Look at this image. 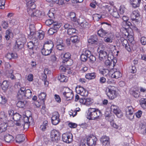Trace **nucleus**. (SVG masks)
<instances>
[{"instance_id": "nucleus-31", "label": "nucleus", "mask_w": 146, "mask_h": 146, "mask_svg": "<svg viewBox=\"0 0 146 146\" xmlns=\"http://www.w3.org/2000/svg\"><path fill=\"white\" fill-rule=\"evenodd\" d=\"M96 76V73L95 72H92L86 74L85 77L87 79L91 80L94 79Z\"/></svg>"}, {"instance_id": "nucleus-23", "label": "nucleus", "mask_w": 146, "mask_h": 146, "mask_svg": "<svg viewBox=\"0 0 146 146\" xmlns=\"http://www.w3.org/2000/svg\"><path fill=\"white\" fill-rule=\"evenodd\" d=\"M25 136L23 135H18L16 137V141L17 143H20L25 140Z\"/></svg>"}, {"instance_id": "nucleus-15", "label": "nucleus", "mask_w": 146, "mask_h": 146, "mask_svg": "<svg viewBox=\"0 0 146 146\" xmlns=\"http://www.w3.org/2000/svg\"><path fill=\"white\" fill-rule=\"evenodd\" d=\"M90 55V51L85 50L81 54L80 57L81 60L83 62H86L87 60L88 56Z\"/></svg>"}, {"instance_id": "nucleus-7", "label": "nucleus", "mask_w": 146, "mask_h": 146, "mask_svg": "<svg viewBox=\"0 0 146 146\" xmlns=\"http://www.w3.org/2000/svg\"><path fill=\"white\" fill-rule=\"evenodd\" d=\"M50 137L52 141H56L59 140L60 138V133L58 131L53 129L51 131Z\"/></svg>"}, {"instance_id": "nucleus-39", "label": "nucleus", "mask_w": 146, "mask_h": 146, "mask_svg": "<svg viewBox=\"0 0 146 146\" xmlns=\"http://www.w3.org/2000/svg\"><path fill=\"white\" fill-rule=\"evenodd\" d=\"M70 20L76 22L77 19L76 17V14L73 12H71L69 14Z\"/></svg>"}, {"instance_id": "nucleus-41", "label": "nucleus", "mask_w": 146, "mask_h": 146, "mask_svg": "<svg viewBox=\"0 0 146 146\" xmlns=\"http://www.w3.org/2000/svg\"><path fill=\"white\" fill-rule=\"evenodd\" d=\"M113 112L119 118H121L123 116L122 113L119 108L116 110H115Z\"/></svg>"}, {"instance_id": "nucleus-55", "label": "nucleus", "mask_w": 146, "mask_h": 146, "mask_svg": "<svg viewBox=\"0 0 146 146\" xmlns=\"http://www.w3.org/2000/svg\"><path fill=\"white\" fill-rule=\"evenodd\" d=\"M13 71L11 70L10 71L8 72V73L7 74V77L10 78L11 80H14L15 79V77L13 74Z\"/></svg>"}, {"instance_id": "nucleus-8", "label": "nucleus", "mask_w": 146, "mask_h": 146, "mask_svg": "<svg viewBox=\"0 0 146 146\" xmlns=\"http://www.w3.org/2000/svg\"><path fill=\"white\" fill-rule=\"evenodd\" d=\"M97 139L93 136H90L87 138V145L89 146H95L96 144Z\"/></svg>"}, {"instance_id": "nucleus-47", "label": "nucleus", "mask_w": 146, "mask_h": 146, "mask_svg": "<svg viewBox=\"0 0 146 146\" xmlns=\"http://www.w3.org/2000/svg\"><path fill=\"white\" fill-rule=\"evenodd\" d=\"M12 33V30L10 28L7 30L6 32V35L5 37L7 40H9L10 38V35Z\"/></svg>"}, {"instance_id": "nucleus-25", "label": "nucleus", "mask_w": 146, "mask_h": 146, "mask_svg": "<svg viewBox=\"0 0 146 146\" xmlns=\"http://www.w3.org/2000/svg\"><path fill=\"white\" fill-rule=\"evenodd\" d=\"M30 123H24V122H18L17 123H15V124L17 126H21V127L23 126L24 128L27 129L29 128Z\"/></svg>"}, {"instance_id": "nucleus-2", "label": "nucleus", "mask_w": 146, "mask_h": 146, "mask_svg": "<svg viewBox=\"0 0 146 146\" xmlns=\"http://www.w3.org/2000/svg\"><path fill=\"white\" fill-rule=\"evenodd\" d=\"M87 118L89 120H95L99 118L101 111L98 109L90 108L88 109Z\"/></svg>"}, {"instance_id": "nucleus-18", "label": "nucleus", "mask_w": 146, "mask_h": 146, "mask_svg": "<svg viewBox=\"0 0 146 146\" xmlns=\"http://www.w3.org/2000/svg\"><path fill=\"white\" fill-rule=\"evenodd\" d=\"M100 140L104 145L108 146L109 144V138L108 137L104 135L100 138Z\"/></svg>"}, {"instance_id": "nucleus-16", "label": "nucleus", "mask_w": 146, "mask_h": 146, "mask_svg": "<svg viewBox=\"0 0 146 146\" xmlns=\"http://www.w3.org/2000/svg\"><path fill=\"white\" fill-rule=\"evenodd\" d=\"M109 54H111V52H109L108 51H107L105 50H100L99 54V57L100 60H103L106 59L107 56L108 57V55Z\"/></svg>"}, {"instance_id": "nucleus-11", "label": "nucleus", "mask_w": 146, "mask_h": 146, "mask_svg": "<svg viewBox=\"0 0 146 146\" xmlns=\"http://www.w3.org/2000/svg\"><path fill=\"white\" fill-rule=\"evenodd\" d=\"M59 117L58 112H55L53 113L51 118V122L53 125H56L59 123L60 121Z\"/></svg>"}, {"instance_id": "nucleus-19", "label": "nucleus", "mask_w": 146, "mask_h": 146, "mask_svg": "<svg viewBox=\"0 0 146 146\" xmlns=\"http://www.w3.org/2000/svg\"><path fill=\"white\" fill-rule=\"evenodd\" d=\"M25 39L23 38V42H21V41H18L16 42L15 45L14 46V48L16 50L18 51L19 49H22L23 48L24 44L25 43Z\"/></svg>"}, {"instance_id": "nucleus-27", "label": "nucleus", "mask_w": 146, "mask_h": 146, "mask_svg": "<svg viewBox=\"0 0 146 146\" xmlns=\"http://www.w3.org/2000/svg\"><path fill=\"white\" fill-rule=\"evenodd\" d=\"M17 56V54L13 52H8L5 56V57L9 60L12 58H16Z\"/></svg>"}, {"instance_id": "nucleus-40", "label": "nucleus", "mask_w": 146, "mask_h": 146, "mask_svg": "<svg viewBox=\"0 0 146 146\" xmlns=\"http://www.w3.org/2000/svg\"><path fill=\"white\" fill-rule=\"evenodd\" d=\"M41 52L43 55L47 56L50 54L52 52L43 47V48L41 50Z\"/></svg>"}, {"instance_id": "nucleus-4", "label": "nucleus", "mask_w": 146, "mask_h": 146, "mask_svg": "<svg viewBox=\"0 0 146 146\" xmlns=\"http://www.w3.org/2000/svg\"><path fill=\"white\" fill-rule=\"evenodd\" d=\"M30 30V34L31 35H34V36H37V38L40 40L42 39L44 36L43 32L40 33L37 32L35 33V28L33 25H31L29 27Z\"/></svg>"}, {"instance_id": "nucleus-44", "label": "nucleus", "mask_w": 146, "mask_h": 146, "mask_svg": "<svg viewBox=\"0 0 146 146\" xmlns=\"http://www.w3.org/2000/svg\"><path fill=\"white\" fill-rule=\"evenodd\" d=\"M8 86V82L6 80L3 81L1 84V88L2 90L4 91L6 90Z\"/></svg>"}, {"instance_id": "nucleus-60", "label": "nucleus", "mask_w": 146, "mask_h": 146, "mask_svg": "<svg viewBox=\"0 0 146 146\" xmlns=\"http://www.w3.org/2000/svg\"><path fill=\"white\" fill-rule=\"evenodd\" d=\"M121 41L122 45L125 47L128 44V41L126 39H125L123 38H121Z\"/></svg>"}, {"instance_id": "nucleus-64", "label": "nucleus", "mask_w": 146, "mask_h": 146, "mask_svg": "<svg viewBox=\"0 0 146 146\" xmlns=\"http://www.w3.org/2000/svg\"><path fill=\"white\" fill-rule=\"evenodd\" d=\"M2 26L4 29H6L8 27L9 25L7 22L5 21H3L2 22Z\"/></svg>"}, {"instance_id": "nucleus-12", "label": "nucleus", "mask_w": 146, "mask_h": 146, "mask_svg": "<svg viewBox=\"0 0 146 146\" xmlns=\"http://www.w3.org/2000/svg\"><path fill=\"white\" fill-rule=\"evenodd\" d=\"M106 91L107 95L110 99L113 100L116 97L115 91L109 88L107 89Z\"/></svg>"}, {"instance_id": "nucleus-37", "label": "nucleus", "mask_w": 146, "mask_h": 146, "mask_svg": "<svg viewBox=\"0 0 146 146\" xmlns=\"http://www.w3.org/2000/svg\"><path fill=\"white\" fill-rule=\"evenodd\" d=\"M121 76V74L119 71H116L111 74V77L113 78H118Z\"/></svg>"}, {"instance_id": "nucleus-20", "label": "nucleus", "mask_w": 146, "mask_h": 146, "mask_svg": "<svg viewBox=\"0 0 146 146\" xmlns=\"http://www.w3.org/2000/svg\"><path fill=\"white\" fill-rule=\"evenodd\" d=\"M113 35L111 33L108 34L104 38V41L106 43H112L113 39Z\"/></svg>"}, {"instance_id": "nucleus-43", "label": "nucleus", "mask_w": 146, "mask_h": 146, "mask_svg": "<svg viewBox=\"0 0 146 146\" xmlns=\"http://www.w3.org/2000/svg\"><path fill=\"white\" fill-rule=\"evenodd\" d=\"M122 25L123 27L126 29L130 28L132 25L131 23L129 21H123L122 23Z\"/></svg>"}, {"instance_id": "nucleus-42", "label": "nucleus", "mask_w": 146, "mask_h": 146, "mask_svg": "<svg viewBox=\"0 0 146 146\" xmlns=\"http://www.w3.org/2000/svg\"><path fill=\"white\" fill-rule=\"evenodd\" d=\"M57 43V48L59 50H63L64 48V47L63 43L62 40H60V42L59 43L58 41Z\"/></svg>"}, {"instance_id": "nucleus-59", "label": "nucleus", "mask_w": 146, "mask_h": 146, "mask_svg": "<svg viewBox=\"0 0 146 146\" xmlns=\"http://www.w3.org/2000/svg\"><path fill=\"white\" fill-rule=\"evenodd\" d=\"M92 103V102L91 99L85 98L84 103L85 105L87 106H89L91 105Z\"/></svg>"}, {"instance_id": "nucleus-45", "label": "nucleus", "mask_w": 146, "mask_h": 146, "mask_svg": "<svg viewBox=\"0 0 146 146\" xmlns=\"http://www.w3.org/2000/svg\"><path fill=\"white\" fill-rule=\"evenodd\" d=\"M126 115H129L130 113H131L133 111V109L131 106H129L126 107L125 108Z\"/></svg>"}, {"instance_id": "nucleus-38", "label": "nucleus", "mask_w": 146, "mask_h": 146, "mask_svg": "<svg viewBox=\"0 0 146 146\" xmlns=\"http://www.w3.org/2000/svg\"><path fill=\"white\" fill-rule=\"evenodd\" d=\"M48 122L47 121H44L42 124L41 125L40 127V129L42 131L46 130L47 128L48 127Z\"/></svg>"}, {"instance_id": "nucleus-51", "label": "nucleus", "mask_w": 146, "mask_h": 146, "mask_svg": "<svg viewBox=\"0 0 146 146\" xmlns=\"http://www.w3.org/2000/svg\"><path fill=\"white\" fill-rule=\"evenodd\" d=\"M7 101V98L4 96L0 95V104H4Z\"/></svg>"}, {"instance_id": "nucleus-21", "label": "nucleus", "mask_w": 146, "mask_h": 146, "mask_svg": "<svg viewBox=\"0 0 146 146\" xmlns=\"http://www.w3.org/2000/svg\"><path fill=\"white\" fill-rule=\"evenodd\" d=\"M54 46L53 43L52 41H48L45 43L43 47L52 52Z\"/></svg>"}, {"instance_id": "nucleus-6", "label": "nucleus", "mask_w": 146, "mask_h": 146, "mask_svg": "<svg viewBox=\"0 0 146 146\" xmlns=\"http://www.w3.org/2000/svg\"><path fill=\"white\" fill-rule=\"evenodd\" d=\"M75 90L76 92L82 96L86 97L88 95V92L81 86H77L76 87Z\"/></svg>"}, {"instance_id": "nucleus-57", "label": "nucleus", "mask_w": 146, "mask_h": 146, "mask_svg": "<svg viewBox=\"0 0 146 146\" xmlns=\"http://www.w3.org/2000/svg\"><path fill=\"white\" fill-rule=\"evenodd\" d=\"M70 0H54V1L56 3L58 4L59 5H63L65 3V1L68 2Z\"/></svg>"}, {"instance_id": "nucleus-13", "label": "nucleus", "mask_w": 146, "mask_h": 146, "mask_svg": "<svg viewBox=\"0 0 146 146\" xmlns=\"http://www.w3.org/2000/svg\"><path fill=\"white\" fill-rule=\"evenodd\" d=\"M69 92H64L62 93V95L65 97L66 100H71L73 97V94L71 90L68 88Z\"/></svg>"}, {"instance_id": "nucleus-9", "label": "nucleus", "mask_w": 146, "mask_h": 146, "mask_svg": "<svg viewBox=\"0 0 146 146\" xmlns=\"http://www.w3.org/2000/svg\"><path fill=\"white\" fill-rule=\"evenodd\" d=\"M53 25V26H52L48 31V33L50 35H53L56 33L60 27V25L58 23H55Z\"/></svg>"}, {"instance_id": "nucleus-30", "label": "nucleus", "mask_w": 146, "mask_h": 146, "mask_svg": "<svg viewBox=\"0 0 146 146\" xmlns=\"http://www.w3.org/2000/svg\"><path fill=\"white\" fill-rule=\"evenodd\" d=\"M101 28L104 30L108 31L111 28V25L107 23H103L102 24Z\"/></svg>"}, {"instance_id": "nucleus-35", "label": "nucleus", "mask_w": 146, "mask_h": 146, "mask_svg": "<svg viewBox=\"0 0 146 146\" xmlns=\"http://www.w3.org/2000/svg\"><path fill=\"white\" fill-rule=\"evenodd\" d=\"M4 139L6 142L10 143L13 140L14 138L12 136L8 134L5 136Z\"/></svg>"}, {"instance_id": "nucleus-26", "label": "nucleus", "mask_w": 146, "mask_h": 146, "mask_svg": "<svg viewBox=\"0 0 146 146\" xmlns=\"http://www.w3.org/2000/svg\"><path fill=\"white\" fill-rule=\"evenodd\" d=\"M108 34V31L104 30L102 28L98 31V34L100 37H103L105 36H106Z\"/></svg>"}, {"instance_id": "nucleus-3", "label": "nucleus", "mask_w": 146, "mask_h": 146, "mask_svg": "<svg viewBox=\"0 0 146 146\" xmlns=\"http://www.w3.org/2000/svg\"><path fill=\"white\" fill-rule=\"evenodd\" d=\"M117 62L116 58H114V56L111 54H109L108 55V60H106L105 64L107 66H114Z\"/></svg>"}, {"instance_id": "nucleus-52", "label": "nucleus", "mask_w": 146, "mask_h": 146, "mask_svg": "<svg viewBox=\"0 0 146 146\" xmlns=\"http://www.w3.org/2000/svg\"><path fill=\"white\" fill-rule=\"evenodd\" d=\"M76 30L75 29L72 27L68 30L67 33L68 35H71L76 33Z\"/></svg>"}, {"instance_id": "nucleus-56", "label": "nucleus", "mask_w": 146, "mask_h": 146, "mask_svg": "<svg viewBox=\"0 0 146 146\" xmlns=\"http://www.w3.org/2000/svg\"><path fill=\"white\" fill-rule=\"evenodd\" d=\"M55 23H57L56 22H54L53 20L52 19H48L46 20L45 21V24L47 26L51 25L52 26H53V24Z\"/></svg>"}, {"instance_id": "nucleus-54", "label": "nucleus", "mask_w": 146, "mask_h": 146, "mask_svg": "<svg viewBox=\"0 0 146 146\" xmlns=\"http://www.w3.org/2000/svg\"><path fill=\"white\" fill-rule=\"evenodd\" d=\"M100 73L103 75L106 76L109 73V71L107 69H102L99 70Z\"/></svg>"}, {"instance_id": "nucleus-32", "label": "nucleus", "mask_w": 146, "mask_h": 146, "mask_svg": "<svg viewBox=\"0 0 146 146\" xmlns=\"http://www.w3.org/2000/svg\"><path fill=\"white\" fill-rule=\"evenodd\" d=\"M7 124L4 123L0 124V133L5 131L7 130Z\"/></svg>"}, {"instance_id": "nucleus-62", "label": "nucleus", "mask_w": 146, "mask_h": 146, "mask_svg": "<svg viewBox=\"0 0 146 146\" xmlns=\"http://www.w3.org/2000/svg\"><path fill=\"white\" fill-rule=\"evenodd\" d=\"M5 0H0V9H4L5 8Z\"/></svg>"}, {"instance_id": "nucleus-17", "label": "nucleus", "mask_w": 146, "mask_h": 146, "mask_svg": "<svg viewBox=\"0 0 146 146\" xmlns=\"http://www.w3.org/2000/svg\"><path fill=\"white\" fill-rule=\"evenodd\" d=\"M38 44V39L36 38H33L32 41L29 42L28 43V47L29 49H33L34 46H36Z\"/></svg>"}, {"instance_id": "nucleus-14", "label": "nucleus", "mask_w": 146, "mask_h": 146, "mask_svg": "<svg viewBox=\"0 0 146 146\" xmlns=\"http://www.w3.org/2000/svg\"><path fill=\"white\" fill-rule=\"evenodd\" d=\"M110 9L109 11L110 13L115 18H119L120 15L117 11L116 9L113 6H111Z\"/></svg>"}, {"instance_id": "nucleus-33", "label": "nucleus", "mask_w": 146, "mask_h": 146, "mask_svg": "<svg viewBox=\"0 0 146 146\" xmlns=\"http://www.w3.org/2000/svg\"><path fill=\"white\" fill-rule=\"evenodd\" d=\"M42 15L41 12L39 10H36L33 11L31 14V17H39Z\"/></svg>"}, {"instance_id": "nucleus-58", "label": "nucleus", "mask_w": 146, "mask_h": 146, "mask_svg": "<svg viewBox=\"0 0 146 146\" xmlns=\"http://www.w3.org/2000/svg\"><path fill=\"white\" fill-rule=\"evenodd\" d=\"M30 118H31V119L32 117H28L25 116V117H23V120H21V121H20V122H24V123L30 122L29 121Z\"/></svg>"}, {"instance_id": "nucleus-50", "label": "nucleus", "mask_w": 146, "mask_h": 146, "mask_svg": "<svg viewBox=\"0 0 146 146\" xmlns=\"http://www.w3.org/2000/svg\"><path fill=\"white\" fill-rule=\"evenodd\" d=\"M140 102L141 107L144 109H146V99H141Z\"/></svg>"}, {"instance_id": "nucleus-53", "label": "nucleus", "mask_w": 146, "mask_h": 146, "mask_svg": "<svg viewBox=\"0 0 146 146\" xmlns=\"http://www.w3.org/2000/svg\"><path fill=\"white\" fill-rule=\"evenodd\" d=\"M88 58H89L90 61L92 63H93L96 61V58L92 54L91 52L90 51V55L88 56Z\"/></svg>"}, {"instance_id": "nucleus-28", "label": "nucleus", "mask_w": 146, "mask_h": 146, "mask_svg": "<svg viewBox=\"0 0 146 146\" xmlns=\"http://www.w3.org/2000/svg\"><path fill=\"white\" fill-rule=\"evenodd\" d=\"M61 56L62 58L63 62L65 63L68 61L70 58V54L69 53H66L64 55L61 54Z\"/></svg>"}, {"instance_id": "nucleus-61", "label": "nucleus", "mask_w": 146, "mask_h": 146, "mask_svg": "<svg viewBox=\"0 0 146 146\" xmlns=\"http://www.w3.org/2000/svg\"><path fill=\"white\" fill-rule=\"evenodd\" d=\"M129 70L131 73H134L136 72V69L135 66H131L129 67Z\"/></svg>"}, {"instance_id": "nucleus-49", "label": "nucleus", "mask_w": 146, "mask_h": 146, "mask_svg": "<svg viewBox=\"0 0 146 146\" xmlns=\"http://www.w3.org/2000/svg\"><path fill=\"white\" fill-rule=\"evenodd\" d=\"M26 103V102L25 101H20L17 103V106L20 108H23Z\"/></svg>"}, {"instance_id": "nucleus-29", "label": "nucleus", "mask_w": 146, "mask_h": 146, "mask_svg": "<svg viewBox=\"0 0 146 146\" xmlns=\"http://www.w3.org/2000/svg\"><path fill=\"white\" fill-rule=\"evenodd\" d=\"M21 117V115L19 113H16L13 115L12 119L16 121V123H17L18 122H20V121L21 120L20 119Z\"/></svg>"}, {"instance_id": "nucleus-34", "label": "nucleus", "mask_w": 146, "mask_h": 146, "mask_svg": "<svg viewBox=\"0 0 146 146\" xmlns=\"http://www.w3.org/2000/svg\"><path fill=\"white\" fill-rule=\"evenodd\" d=\"M58 79L62 82H66L68 80L67 77L64 75L60 74L58 77Z\"/></svg>"}, {"instance_id": "nucleus-46", "label": "nucleus", "mask_w": 146, "mask_h": 146, "mask_svg": "<svg viewBox=\"0 0 146 146\" xmlns=\"http://www.w3.org/2000/svg\"><path fill=\"white\" fill-rule=\"evenodd\" d=\"M78 23L80 25V26L83 28H86L88 27V23L85 21L84 20L82 22L79 21Z\"/></svg>"}, {"instance_id": "nucleus-36", "label": "nucleus", "mask_w": 146, "mask_h": 146, "mask_svg": "<svg viewBox=\"0 0 146 146\" xmlns=\"http://www.w3.org/2000/svg\"><path fill=\"white\" fill-rule=\"evenodd\" d=\"M70 40L73 43H77L79 42L80 38L78 36H74L70 37Z\"/></svg>"}, {"instance_id": "nucleus-5", "label": "nucleus", "mask_w": 146, "mask_h": 146, "mask_svg": "<svg viewBox=\"0 0 146 146\" xmlns=\"http://www.w3.org/2000/svg\"><path fill=\"white\" fill-rule=\"evenodd\" d=\"M62 139L64 142L66 143H70L73 140L72 134L70 132L63 133L62 135Z\"/></svg>"}, {"instance_id": "nucleus-63", "label": "nucleus", "mask_w": 146, "mask_h": 146, "mask_svg": "<svg viewBox=\"0 0 146 146\" xmlns=\"http://www.w3.org/2000/svg\"><path fill=\"white\" fill-rule=\"evenodd\" d=\"M8 20L9 23L13 25H15L17 23V21L14 19H8Z\"/></svg>"}, {"instance_id": "nucleus-1", "label": "nucleus", "mask_w": 146, "mask_h": 146, "mask_svg": "<svg viewBox=\"0 0 146 146\" xmlns=\"http://www.w3.org/2000/svg\"><path fill=\"white\" fill-rule=\"evenodd\" d=\"M32 92L30 89L26 90L25 87L21 88L17 93V98L18 99L22 100L25 99H29L32 96Z\"/></svg>"}, {"instance_id": "nucleus-10", "label": "nucleus", "mask_w": 146, "mask_h": 146, "mask_svg": "<svg viewBox=\"0 0 146 146\" xmlns=\"http://www.w3.org/2000/svg\"><path fill=\"white\" fill-rule=\"evenodd\" d=\"M140 17L139 12L137 10L133 11L131 15V18L132 21H135L136 22L139 21L140 18Z\"/></svg>"}, {"instance_id": "nucleus-22", "label": "nucleus", "mask_w": 146, "mask_h": 146, "mask_svg": "<svg viewBox=\"0 0 146 146\" xmlns=\"http://www.w3.org/2000/svg\"><path fill=\"white\" fill-rule=\"evenodd\" d=\"M130 4L133 7L136 8L139 6L141 0H129Z\"/></svg>"}, {"instance_id": "nucleus-48", "label": "nucleus", "mask_w": 146, "mask_h": 146, "mask_svg": "<svg viewBox=\"0 0 146 146\" xmlns=\"http://www.w3.org/2000/svg\"><path fill=\"white\" fill-rule=\"evenodd\" d=\"M46 96V94L44 92H41L38 96L39 99L42 101L44 104V101L46 99L45 97Z\"/></svg>"}, {"instance_id": "nucleus-24", "label": "nucleus", "mask_w": 146, "mask_h": 146, "mask_svg": "<svg viewBox=\"0 0 146 146\" xmlns=\"http://www.w3.org/2000/svg\"><path fill=\"white\" fill-rule=\"evenodd\" d=\"M98 41L97 37L96 35L91 36L90 38L88 40V42L91 44L95 43Z\"/></svg>"}]
</instances>
